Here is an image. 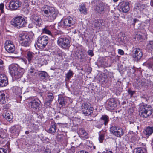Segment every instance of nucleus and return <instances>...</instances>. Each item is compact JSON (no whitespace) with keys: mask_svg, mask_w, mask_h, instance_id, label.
Listing matches in <instances>:
<instances>
[{"mask_svg":"<svg viewBox=\"0 0 153 153\" xmlns=\"http://www.w3.org/2000/svg\"><path fill=\"white\" fill-rule=\"evenodd\" d=\"M138 107L139 115L142 118H147L152 113V108L149 105L143 102L139 105Z\"/></svg>","mask_w":153,"mask_h":153,"instance_id":"1","label":"nucleus"},{"mask_svg":"<svg viewBox=\"0 0 153 153\" xmlns=\"http://www.w3.org/2000/svg\"><path fill=\"white\" fill-rule=\"evenodd\" d=\"M42 9V11L43 12V15L46 18L48 21L51 22L56 18L57 13L54 7L46 5L44 6Z\"/></svg>","mask_w":153,"mask_h":153,"instance_id":"2","label":"nucleus"},{"mask_svg":"<svg viewBox=\"0 0 153 153\" xmlns=\"http://www.w3.org/2000/svg\"><path fill=\"white\" fill-rule=\"evenodd\" d=\"M9 68L12 76L17 79L22 77L25 72L24 69L19 67L17 65H10Z\"/></svg>","mask_w":153,"mask_h":153,"instance_id":"3","label":"nucleus"},{"mask_svg":"<svg viewBox=\"0 0 153 153\" xmlns=\"http://www.w3.org/2000/svg\"><path fill=\"white\" fill-rule=\"evenodd\" d=\"M76 23V20L75 18L69 16L64 19L62 20L58 23V26L62 28L70 27L73 28Z\"/></svg>","mask_w":153,"mask_h":153,"instance_id":"4","label":"nucleus"},{"mask_svg":"<svg viewBox=\"0 0 153 153\" xmlns=\"http://www.w3.org/2000/svg\"><path fill=\"white\" fill-rule=\"evenodd\" d=\"M27 23L25 19L21 16L14 18L11 22V25L17 28L25 27Z\"/></svg>","mask_w":153,"mask_h":153,"instance_id":"5","label":"nucleus"},{"mask_svg":"<svg viewBox=\"0 0 153 153\" xmlns=\"http://www.w3.org/2000/svg\"><path fill=\"white\" fill-rule=\"evenodd\" d=\"M19 39L21 46L25 47H29L31 42L29 36L23 33L20 34Z\"/></svg>","mask_w":153,"mask_h":153,"instance_id":"6","label":"nucleus"},{"mask_svg":"<svg viewBox=\"0 0 153 153\" xmlns=\"http://www.w3.org/2000/svg\"><path fill=\"white\" fill-rule=\"evenodd\" d=\"M57 42L59 46L65 49H67L70 46V41L66 37H58Z\"/></svg>","mask_w":153,"mask_h":153,"instance_id":"7","label":"nucleus"},{"mask_svg":"<svg viewBox=\"0 0 153 153\" xmlns=\"http://www.w3.org/2000/svg\"><path fill=\"white\" fill-rule=\"evenodd\" d=\"M48 38L45 35L42 36L38 38L37 45L41 49H43L46 46L48 42Z\"/></svg>","mask_w":153,"mask_h":153,"instance_id":"8","label":"nucleus"},{"mask_svg":"<svg viewBox=\"0 0 153 153\" xmlns=\"http://www.w3.org/2000/svg\"><path fill=\"white\" fill-rule=\"evenodd\" d=\"M132 56L135 60L137 61H139L143 56L141 50L139 48H135L134 49Z\"/></svg>","mask_w":153,"mask_h":153,"instance_id":"9","label":"nucleus"},{"mask_svg":"<svg viewBox=\"0 0 153 153\" xmlns=\"http://www.w3.org/2000/svg\"><path fill=\"white\" fill-rule=\"evenodd\" d=\"M4 47L6 51L9 53H13L15 50V47L13 42L9 40L6 41Z\"/></svg>","mask_w":153,"mask_h":153,"instance_id":"10","label":"nucleus"},{"mask_svg":"<svg viewBox=\"0 0 153 153\" xmlns=\"http://www.w3.org/2000/svg\"><path fill=\"white\" fill-rule=\"evenodd\" d=\"M120 10L123 13H127L130 10L129 3L126 1H123L120 2L118 5Z\"/></svg>","mask_w":153,"mask_h":153,"instance_id":"11","label":"nucleus"},{"mask_svg":"<svg viewBox=\"0 0 153 153\" xmlns=\"http://www.w3.org/2000/svg\"><path fill=\"white\" fill-rule=\"evenodd\" d=\"M21 4V2L18 0L11 1L9 4V7L10 10H14L19 7Z\"/></svg>","mask_w":153,"mask_h":153,"instance_id":"12","label":"nucleus"},{"mask_svg":"<svg viewBox=\"0 0 153 153\" xmlns=\"http://www.w3.org/2000/svg\"><path fill=\"white\" fill-rule=\"evenodd\" d=\"M117 103L115 100L113 98L109 100L106 105V108L110 110H114L117 106Z\"/></svg>","mask_w":153,"mask_h":153,"instance_id":"13","label":"nucleus"},{"mask_svg":"<svg viewBox=\"0 0 153 153\" xmlns=\"http://www.w3.org/2000/svg\"><path fill=\"white\" fill-rule=\"evenodd\" d=\"M41 102L38 99H32L30 102L29 105L31 108L35 109H38L40 105Z\"/></svg>","mask_w":153,"mask_h":153,"instance_id":"14","label":"nucleus"},{"mask_svg":"<svg viewBox=\"0 0 153 153\" xmlns=\"http://www.w3.org/2000/svg\"><path fill=\"white\" fill-rule=\"evenodd\" d=\"M8 84L7 78L4 74H0V87H3Z\"/></svg>","mask_w":153,"mask_h":153,"instance_id":"15","label":"nucleus"},{"mask_svg":"<svg viewBox=\"0 0 153 153\" xmlns=\"http://www.w3.org/2000/svg\"><path fill=\"white\" fill-rule=\"evenodd\" d=\"M101 2L97 0H96L92 2V4L94 6H95V10L98 13H101L102 12V7L101 6Z\"/></svg>","mask_w":153,"mask_h":153,"instance_id":"16","label":"nucleus"},{"mask_svg":"<svg viewBox=\"0 0 153 153\" xmlns=\"http://www.w3.org/2000/svg\"><path fill=\"white\" fill-rule=\"evenodd\" d=\"M32 21L38 27H39L42 24V21L41 18L35 14L32 15L31 17Z\"/></svg>","mask_w":153,"mask_h":153,"instance_id":"17","label":"nucleus"},{"mask_svg":"<svg viewBox=\"0 0 153 153\" xmlns=\"http://www.w3.org/2000/svg\"><path fill=\"white\" fill-rule=\"evenodd\" d=\"M100 119L102 120L103 122H101L100 125L97 126L98 128H100L104 124L105 126L106 125L109 121V117L106 115H102ZM100 123V122H99V123Z\"/></svg>","mask_w":153,"mask_h":153,"instance_id":"18","label":"nucleus"},{"mask_svg":"<svg viewBox=\"0 0 153 153\" xmlns=\"http://www.w3.org/2000/svg\"><path fill=\"white\" fill-rule=\"evenodd\" d=\"M35 56V53L33 52L30 51L27 52L26 53V57L28 62V65L31 64L33 62Z\"/></svg>","mask_w":153,"mask_h":153,"instance_id":"19","label":"nucleus"},{"mask_svg":"<svg viewBox=\"0 0 153 153\" xmlns=\"http://www.w3.org/2000/svg\"><path fill=\"white\" fill-rule=\"evenodd\" d=\"M3 116L7 121L10 123L12 122L13 116L12 113L9 111H7L4 112L3 114Z\"/></svg>","mask_w":153,"mask_h":153,"instance_id":"20","label":"nucleus"},{"mask_svg":"<svg viewBox=\"0 0 153 153\" xmlns=\"http://www.w3.org/2000/svg\"><path fill=\"white\" fill-rule=\"evenodd\" d=\"M54 98L53 94L52 93H48L45 100V104L48 105H50Z\"/></svg>","mask_w":153,"mask_h":153,"instance_id":"21","label":"nucleus"},{"mask_svg":"<svg viewBox=\"0 0 153 153\" xmlns=\"http://www.w3.org/2000/svg\"><path fill=\"white\" fill-rule=\"evenodd\" d=\"M94 26L97 28L102 29L105 27L103 21L102 20H96L94 23Z\"/></svg>","mask_w":153,"mask_h":153,"instance_id":"22","label":"nucleus"},{"mask_svg":"<svg viewBox=\"0 0 153 153\" xmlns=\"http://www.w3.org/2000/svg\"><path fill=\"white\" fill-rule=\"evenodd\" d=\"M153 133V127L148 126L145 129L144 131L145 134L149 137Z\"/></svg>","mask_w":153,"mask_h":153,"instance_id":"23","label":"nucleus"},{"mask_svg":"<svg viewBox=\"0 0 153 153\" xmlns=\"http://www.w3.org/2000/svg\"><path fill=\"white\" fill-rule=\"evenodd\" d=\"M7 136V134L5 131H0V142L3 143L5 141V139Z\"/></svg>","mask_w":153,"mask_h":153,"instance_id":"24","label":"nucleus"},{"mask_svg":"<svg viewBox=\"0 0 153 153\" xmlns=\"http://www.w3.org/2000/svg\"><path fill=\"white\" fill-rule=\"evenodd\" d=\"M79 132L81 137L85 139H87L88 138V134L82 128H80L79 131Z\"/></svg>","mask_w":153,"mask_h":153,"instance_id":"25","label":"nucleus"},{"mask_svg":"<svg viewBox=\"0 0 153 153\" xmlns=\"http://www.w3.org/2000/svg\"><path fill=\"white\" fill-rule=\"evenodd\" d=\"M134 153H147V151L145 148L139 147L134 149Z\"/></svg>","mask_w":153,"mask_h":153,"instance_id":"26","label":"nucleus"},{"mask_svg":"<svg viewBox=\"0 0 153 153\" xmlns=\"http://www.w3.org/2000/svg\"><path fill=\"white\" fill-rule=\"evenodd\" d=\"M93 108H91L87 109L82 110V113L85 116H88L91 115L93 113Z\"/></svg>","mask_w":153,"mask_h":153,"instance_id":"27","label":"nucleus"},{"mask_svg":"<svg viewBox=\"0 0 153 153\" xmlns=\"http://www.w3.org/2000/svg\"><path fill=\"white\" fill-rule=\"evenodd\" d=\"M67 98L59 97L58 98V102L60 105L62 106L65 105L67 103Z\"/></svg>","mask_w":153,"mask_h":153,"instance_id":"28","label":"nucleus"},{"mask_svg":"<svg viewBox=\"0 0 153 153\" xmlns=\"http://www.w3.org/2000/svg\"><path fill=\"white\" fill-rule=\"evenodd\" d=\"M6 96L3 92L0 91V101L1 103L4 104L6 102Z\"/></svg>","mask_w":153,"mask_h":153,"instance_id":"29","label":"nucleus"},{"mask_svg":"<svg viewBox=\"0 0 153 153\" xmlns=\"http://www.w3.org/2000/svg\"><path fill=\"white\" fill-rule=\"evenodd\" d=\"M56 126L55 124L52 123L50 127L48 130V132L50 133L53 134L56 131Z\"/></svg>","mask_w":153,"mask_h":153,"instance_id":"30","label":"nucleus"},{"mask_svg":"<svg viewBox=\"0 0 153 153\" xmlns=\"http://www.w3.org/2000/svg\"><path fill=\"white\" fill-rule=\"evenodd\" d=\"M123 134V132L122 129L121 128H118L117 131H115L114 135L117 137H120Z\"/></svg>","mask_w":153,"mask_h":153,"instance_id":"31","label":"nucleus"},{"mask_svg":"<svg viewBox=\"0 0 153 153\" xmlns=\"http://www.w3.org/2000/svg\"><path fill=\"white\" fill-rule=\"evenodd\" d=\"M18 127H16L15 126H12L10 129V132L13 133L14 135L18 134L19 132V131L18 129Z\"/></svg>","mask_w":153,"mask_h":153,"instance_id":"32","label":"nucleus"},{"mask_svg":"<svg viewBox=\"0 0 153 153\" xmlns=\"http://www.w3.org/2000/svg\"><path fill=\"white\" fill-rule=\"evenodd\" d=\"M39 76L42 79H45L48 77V74L45 71H40L39 73Z\"/></svg>","mask_w":153,"mask_h":153,"instance_id":"33","label":"nucleus"},{"mask_svg":"<svg viewBox=\"0 0 153 153\" xmlns=\"http://www.w3.org/2000/svg\"><path fill=\"white\" fill-rule=\"evenodd\" d=\"M146 48L148 50L152 51H153V41H150L147 43L146 47Z\"/></svg>","mask_w":153,"mask_h":153,"instance_id":"34","label":"nucleus"},{"mask_svg":"<svg viewBox=\"0 0 153 153\" xmlns=\"http://www.w3.org/2000/svg\"><path fill=\"white\" fill-rule=\"evenodd\" d=\"M146 66L151 68L153 65V57L149 58L146 62Z\"/></svg>","mask_w":153,"mask_h":153,"instance_id":"35","label":"nucleus"},{"mask_svg":"<svg viewBox=\"0 0 153 153\" xmlns=\"http://www.w3.org/2000/svg\"><path fill=\"white\" fill-rule=\"evenodd\" d=\"M101 7H102V12L106 11H108L109 10V6L107 4H104L102 3H101Z\"/></svg>","mask_w":153,"mask_h":153,"instance_id":"36","label":"nucleus"},{"mask_svg":"<svg viewBox=\"0 0 153 153\" xmlns=\"http://www.w3.org/2000/svg\"><path fill=\"white\" fill-rule=\"evenodd\" d=\"M73 72L71 70H69V71L65 74L66 78L68 80H70L71 78L73 76Z\"/></svg>","mask_w":153,"mask_h":153,"instance_id":"37","label":"nucleus"},{"mask_svg":"<svg viewBox=\"0 0 153 153\" xmlns=\"http://www.w3.org/2000/svg\"><path fill=\"white\" fill-rule=\"evenodd\" d=\"M86 144L92 150L94 149H95V146L93 145L92 142L90 140L87 141Z\"/></svg>","mask_w":153,"mask_h":153,"instance_id":"38","label":"nucleus"},{"mask_svg":"<svg viewBox=\"0 0 153 153\" xmlns=\"http://www.w3.org/2000/svg\"><path fill=\"white\" fill-rule=\"evenodd\" d=\"M144 7V5L141 4L140 3H137L136 4L135 8L136 9L140 10V11L142 10Z\"/></svg>","mask_w":153,"mask_h":153,"instance_id":"39","label":"nucleus"},{"mask_svg":"<svg viewBox=\"0 0 153 153\" xmlns=\"http://www.w3.org/2000/svg\"><path fill=\"white\" fill-rule=\"evenodd\" d=\"M79 10L81 13L84 14H86L87 13L86 9L84 5H82L80 6Z\"/></svg>","mask_w":153,"mask_h":153,"instance_id":"40","label":"nucleus"},{"mask_svg":"<svg viewBox=\"0 0 153 153\" xmlns=\"http://www.w3.org/2000/svg\"><path fill=\"white\" fill-rule=\"evenodd\" d=\"M82 110L87 109L88 108H92L91 104L89 103H86L83 104L82 106Z\"/></svg>","mask_w":153,"mask_h":153,"instance_id":"41","label":"nucleus"},{"mask_svg":"<svg viewBox=\"0 0 153 153\" xmlns=\"http://www.w3.org/2000/svg\"><path fill=\"white\" fill-rule=\"evenodd\" d=\"M42 32L43 33L47 34L50 35L51 34V31L47 27H45L42 29Z\"/></svg>","mask_w":153,"mask_h":153,"instance_id":"42","label":"nucleus"},{"mask_svg":"<svg viewBox=\"0 0 153 153\" xmlns=\"http://www.w3.org/2000/svg\"><path fill=\"white\" fill-rule=\"evenodd\" d=\"M118 128H119L115 126H112L111 127L110 129L111 133H112L114 134V133L115 132V131H117V129Z\"/></svg>","mask_w":153,"mask_h":153,"instance_id":"43","label":"nucleus"},{"mask_svg":"<svg viewBox=\"0 0 153 153\" xmlns=\"http://www.w3.org/2000/svg\"><path fill=\"white\" fill-rule=\"evenodd\" d=\"M118 128H119L115 126H112L111 127L110 129L111 133H112L114 134V133L115 132V131H117V129Z\"/></svg>","mask_w":153,"mask_h":153,"instance_id":"44","label":"nucleus"},{"mask_svg":"<svg viewBox=\"0 0 153 153\" xmlns=\"http://www.w3.org/2000/svg\"><path fill=\"white\" fill-rule=\"evenodd\" d=\"M4 4L3 3L0 4V13L3 14L4 13Z\"/></svg>","mask_w":153,"mask_h":153,"instance_id":"45","label":"nucleus"},{"mask_svg":"<svg viewBox=\"0 0 153 153\" xmlns=\"http://www.w3.org/2000/svg\"><path fill=\"white\" fill-rule=\"evenodd\" d=\"M139 20L136 18H134L133 20V22L131 24V25H132L134 27L135 24L136 23H137L139 22Z\"/></svg>","mask_w":153,"mask_h":153,"instance_id":"46","label":"nucleus"},{"mask_svg":"<svg viewBox=\"0 0 153 153\" xmlns=\"http://www.w3.org/2000/svg\"><path fill=\"white\" fill-rule=\"evenodd\" d=\"M104 137V135L101 134L99 135V140L100 143H102Z\"/></svg>","mask_w":153,"mask_h":153,"instance_id":"47","label":"nucleus"},{"mask_svg":"<svg viewBox=\"0 0 153 153\" xmlns=\"http://www.w3.org/2000/svg\"><path fill=\"white\" fill-rule=\"evenodd\" d=\"M128 94L130 95V97H132L133 95L135 92V91H132L130 89H129L128 90Z\"/></svg>","mask_w":153,"mask_h":153,"instance_id":"48","label":"nucleus"},{"mask_svg":"<svg viewBox=\"0 0 153 153\" xmlns=\"http://www.w3.org/2000/svg\"><path fill=\"white\" fill-rule=\"evenodd\" d=\"M7 150L6 149L4 148H0V153H6Z\"/></svg>","mask_w":153,"mask_h":153,"instance_id":"49","label":"nucleus"},{"mask_svg":"<svg viewBox=\"0 0 153 153\" xmlns=\"http://www.w3.org/2000/svg\"><path fill=\"white\" fill-rule=\"evenodd\" d=\"M88 53L89 55L91 56H92L94 55L93 51L91 50H88Z\"/></svg>","mask_w":153,"mask_h":153,"instance_id":"50","label":"nucleus"},{"mask_svg":"<svg viewBox=\"0 0 153 153\" xmlns=\"http://www.w3.org/2000/svg\"><path fill=\"white\" fill-rule=\"evenodd\" d=\"M118 53L121 55H123L124 54V52L123 51L119 49L118 51Z\"/></svg>","mask_w":153,"mask_h":153,"instance_id":"51","label":"nucleus"},{"mask_svg":"<svg viewBox=\"0 0 153 153\" xmlns=\"http://www.w3.org/2000/svg\"><path fill=\"white\" fill-rule=\"evenodd\" d=\"M57 138L58 140L61 141L63 139L62 136L60 135H58L57 137Z\"/></svg>","mask_w":153,"mask_h":153,"instance_id":"52","label":"nucleus"},{"mask_svg":"<svg viewBox=\"0 0 153 153\" xmlns=\"http://www.w3.org/2000/svg\"><path fill=\"white\" fill-rule=\"evenodd\" d=\"M34 69L33 67L31 66L30 69H29V71L31 73H33L34 72Z\"/></svg>","mask_w":153,"mask_h":153,"instance_id":"53","label":"nucleus"},{"mask_svg":"<svg viewBox=\"0 0 153 153\" xmlns=\"http://www.w3.org/2000/svg\"><path fill=\"white\" fill-rule=\"evenodd\" d=\"M71 151L72 152L71 153H73L75 152V149L74 147L71 148V149H70L69 150V152L70 151Z\"/></svg>","mask_w":153,"mask_h":153,"instance_id":"54","label":"nucleus"},{"mask_svg":"<svg viewBox=\"0 0 153 153\" xmlns=\"http://www.w3.org/2000/svg\"><path fill=\"white\" fill-rule=\"evenodd\" d=\"M33 24H29L28 27L29 28H32L33 27Z\"/></svg>","mask_w":153,"mask_h":153,"instance_id":"55","label":"nucleus"},{"mask_svg":"<svg viewBox=\"0 0 153 153\" xmlns=\"http://www.w3.org/2000/svg\"><path fill=\"white\" fill-rule=\"evenodd\" d=\"M99 122H102V121L101 120H100L99 121L97 122V125H96V127H97V128H98V127L97 126H98V125H100V123H99Z\"/></svg>","mask_w":153,"mask_h":153,"instance_id":"56","label":"nucleus"},{"mask_svg":"<svg viewBox=\"0 0 153 153\" xmlns=\"http://www.w3.org/2000/svg\"><path fill=\"white\" fill-rule=\"evenodd\" d=\"M105 153H112V152L111 151H109L108 150H106Z\"/></svg>","mask_w":153,"mask_h":153,"instance_id":"57","label":"nucleus"},{"mask_svg":"<svg viewBox=\"0 0 153 153\" xmlns=\"http://www.w3.org/2000/svg\"><path fill=\"white\" fill-rule=\"evenodd\" d=\"M150 5L152 7H153V0H151L150 2Z\"/></svg>","mask_w":153,"mask_h":153,"instance_id":"58","label":"nucleus"},{"mask_svg":"<svg viewBox=\"0 0 153 153\" xmlns=\"http://www.w3.org/2000/svg\"><path fill=\"white\" fill-rule=\"evenodd\" d=\"M40 53H41V55L42 56H45L47 55V54L46 53H45L42 52H41Z\"/></svg>","mask_w":153,"mask_h":153,"instance_id":"59","label":"nucleus"},{"mask_svg":"<svg viewBox=\"0 0 153 153\" xmlns=\"http://www.w3.org/2000/svg\"><path fill=\"white\" fill-rule=\"evenodd\" d=\"M3 64V61L0 59V65H2Z\"/></svg>","mask_w":153,"mask_h":153,"instance_id":"60","label":"nucleus"},{"mask_svg":"<svg viewBox=\"0 0 153 153\" xmlns=\"http://www.w3.org/2000/svg\"><path fill=\"white\" fill-rule=\"evenodd\" d=\"M24 62L25 63V64H27V61L26 60H23Z\"/></svg>","mask_w":153,"mask_h":153,"instance_id":"61","label":"nucleus"},{"mask_svg":"<svg viewBox=\"0 0 153 153\" xmlns=\"http://www.w3.org/2000/svg\"><path fill=\"white\" fill-rule=\"evenodd\" d=\"M24 2L25 3H27L28 2V0H24Z\"/></svg>","mask_w":153,"mask_h":153,"instance_id":"62","label":"nucleus"},{"mask_svg":"<svg viewBox=\"0 0 153 153\" xmlns=\"http://www.w3.org/2000/svg\"><path fill=\"white\" fill-rule=\"evenodd\" d=\"M29 131H26L25 132V134H28L29 133Z\"/></svg>","mask_w":153,"mask_h":153,"instance_id":"63","label":"nucleus"},{"mask_svg":"<svg viewBox=\"0 0 153 153\" xmlns=\"http://www.w3.org/2000/svg\"><path fill=\"white\" fill-rule=\"evenodd\" d=\"M44 153H50V151H45Z\"/></svg>","mask_w":153,"mask_h":153,"instance_id":"64","label":"nucleus"}]
</instances>
